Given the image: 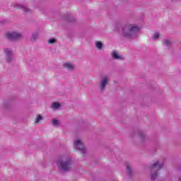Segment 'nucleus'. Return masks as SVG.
Instances as JSON below:
<instances>
[{
	"instance_id": "aec40b11",
	"label": "nucleus",
	"mask_w": 181,
	"mask_h": 181,
	"mask_svg": "<svg viewBox=\"0 0 181 181\" xmlns=\"http://www.w3.org/2000/svg\"><path fill=\"white\" fill-rule=\"evenodd\" d=\"M160 34L159 33H156L153 36V40H156L157 39L159 38Z\"/></svg>"
},
{
	"instance_id": "9b49d317",
	"label": "nucleus",
	"mask_w": 181,
	"mask_h": 181,
	"mask_svg": "<svg viewBox=\"0 0 181 181\" xmlns=\"http://www.w3.org/2000/svg\"><path fill=\"white\" fill-rule=\"evenodd\" d=\"M136 134L140 138L141 142H144V141H145V139L146 138V136H145V134H144V132L141 131H138Z\"/></svg>"
},
{
	"instance_id": "f3484780",
	"label": "nucleus",
	"mask_w": 181,
	"mask_h": 181,
	"mask_svg": "<svg viewBox=\"0 0 181 181\" xmlns=\"http://www.w3.org/2000/svg\"><path fill=\"white\" fill-rule=\"evenodd\" d=\"M42 119H43V117L40 115H38L35 121V124L40 122V121H42Z\"/></svg>"
},
{
	"instance_id": "20e7f679",
	"label": "nucleus",
	"mask_w": 181,
	"mask_h": 181,
	"mask_svg": "<svg viewBox=\"0 0 181 181\" xmlns=\"http://www.w3.org/2000/svg\"><path fill=\"white\" fill-rule=\"evenodd\" d=\"M6 37L8 40H19L20 39H22V33L15 31L8 32L6 33Z\"/></svg>"
},
{
	"instance_id": "7ed1b4c3",
	"label": "nucleus",
	"mask_w": 181,
	"mask_h": 181,
	"mask_svg": "<svg viewBox=\"0 0 181 181\" xmlns=\"http://www.w3.org/2000/svg\"><path fill=\"white\" fill-rule=\"evenodd\" d=\"M163 168V163H159V161L155 162L151 166V180L155 181L156 180V177H158V172L160 170Z\"/></svg>"
},
{
	"instance_id": "2eb2a0df",
	"label": "nucleus",
	"mask_w": 181,
	"mask_h": 181,
	"mask_svg": "<svg viewBox=\"0 0 181 181\" xmlns=\"http://www.w3.org/2000/svg\"><path fill=\"white\" fill-rule=\"evenodd\" d=\"M66 19L69 22H76V18H74V17H71V16L69 14L66 16Z\"/></svg>"
},
{
	"instance_id": "4be33fe9",
	"label": "nucleus",
	"mask_w": 181,
	"mask_h": 181,
	"mask_svg": "<svg viewBox=\"0 0 181 181\" xmlns=\"http://www.w3.org/2000/svg\"><path fill=\"white\" fill-rule=\"evenodd\" d=\"M177 180L181 181V177H177Z\"/></svg>"
},
{
	"instance_id": "4468645a",
	"label": "nucleus",
	"mask_w": 181,
	"mask_h": 181,
	"mask_svg": "<svg viewBox=\"0 0 181 181\" xmlns=\"http://www.w3.org/2000/svg\"><path fill=\"white\" fill-rule=\"evenodd\" d=\"M37 37H39V34L37 33H33L30 37V41L35 42L37 40Z\"/></svg>"
},
{
	"instance_id": "423d86ee",
	"label": "nucleus",
	"mask_w": 181,
	"mask_h": 181,
	"mask_svg": "<svg viewBox=\"0 0 181 181\" xmlns=\"http://www.w3.org/2000/svg\"><path fill=\"white\" fill-rule=\"evenodd\" d=\"M110 83V78H108V76L105 75L101 78L100 80V88L101 91H104L105 90V87H107V85H108Z\"/></svg>"
},
{
	"instance_id": "39448f33",
	"label": "nucleus",
	"mask_w": 181,
	"mask_h": 181,
	"mask_svg": "<svg viewBox=\"0 0 181 181\" xmlns=\"http://www.w3.org/2000/svg\"><path fill=\"white\" fill-rule=\"evenodd\" d=\"M74 146L75 149H77V151H79V152H81L83 155L86 153V150L81 140H75L74 141Z\"/></svg>"
},
{
	"instance_id": "a211bd4d",
	"label": "nucleus",
	"mask_w": 181,
	"mask_h": 181,
	"mask_svg": "<svg viewBox=\"0 0 181 181\" xmlns=\"http://www.w3.org/2000/svg\"><path fill=\"white\" fill-rule=\"evenodd\" d=\"M52 107L54 110H59V108H60V107H61V105H60V103H54L52 105Z\"/></svg>"
},
{
	"instance_id": "6e6552de",
	"label": "nucleus",
	"mask_w": 181,
	"mask_h": 181,
	"mask_svg": "<svg viewBox=\"0 0 181 181\" xmlns=\"http://www.w3.org/2000/svg\"><path fill=\"white\" fill-rule=\"evenodd\" d=\"M13 6V8H16V9H22L25 13H32V10L26 7V5L25 4H16Z\"/></svg>"
},
{
	"instance_id": "0eeeda50",
	"label": "nucleus",
	"mask_w": 181,
	"mask_h": 181,
	"mask_svg": "<svg viewBox=\"0 0 181 181\" xmlns=\"http://www.w3.org/2000/svg\"><path fill=\"white\" fill-rule=\"evenodd\" d=\"M4 53L6 54V61L8 63H11L12 60H13V52L12 50L9 48H5L4 49Z\"/></svg>"
},
{
	"instance_id": "9d476101",
	"label": "nucleus",
	"mask_w": 181,
	"mask_h": 181,
	"mask_svg": "<svg viewBox=\"0 0 181 181\" xmlns=\"http://www.w3.org/2000/svg\"><path fill=\"white\" fill-rule=\"evenodd\" d=\"M64 67H65V69H67V70H69L70 71L74 70V66H73L70 62L64 64Z\"/></svg>"
},
{
	"instance_id": "5701e85b",
	"label": "nucleus",
	"mask_w": 181,
	"mask_h": 181,
	"mask_svg": "<svg viewBox=\"0 0 181 181\" xmlns=\"http://www.w3.org/2000/svg\"><path fill=\"white\" fill-rule=\"evenodd\" d=\"M177 170H180V168H177Z\"/></svg>"
},
{
	"instance_id": "1a4fd4ad",
	"label": "nucleus",
	"mask_w": 181,
	"mask_h": 181,
	"mask_svg": "<svg viewBox=\"0 0 181 181\" xmlns=\"http://www.w3.org/2000/svg\"><path fill=\"white\" fill-rule=\"evenodd\" d=\"M112 57L115 59V60H124V57L121 55L118 54V52L117 51L114 50L111 53Z\"/></svg>"
},
{
	"instance_id": "dca6fc26",
	"label": "nucleus",
	"mask_w": 181,
	"mask_h": 181,
	"mask_svg": "<svg viewBox=\"0 0 181 181\" xmlns=\"http://www.w3.org/2000/svg\"><path fill=\"white\" fill-rule=\"evenodd\" d=\"M95 46L97 49H98L99 50H101V49H103V42L98 41L95 44Z\"/></svg>"
},
{
	"instance_id": "f03ea898",
	"label": "nucleus",
	"mask_w": 181,
	"mask_h": 181,
	"mask_svg": "<svg viewBox=\"0 0 181 181\" xmlns=\"http://www.w3.org/2000/svg\"><path fill=\"white\" fill-rule=\"evenodd\" d=\"M56 164L60 172H69L71 169L73 160L70 158L67 159L60 158L56 160Z\"/></svg>"
},
{
	"instance_id": "6ab92c4d",
	"label": "nucleus",
	"mask_w": 181,
	"mask_h": 181,
	"mask_svg": "<svg viewBox=\"0 0 181 181\" xmlns=\"http://www.w3.org/2000/svg\"><path fill=\"white\" fill-rule=\"evenodd\" d=\"M56 39L55 38H51L48 40L49 45H53L54 43H56Z\"/></svg>"
},
{
	"instance_id": "ddd939ff",
	"label": "nucleus",
	"mask_w": 181,
	"mask_h": 181,
	"mask_svg": "<svg viewBox=\"0 0 181 181\" xmlns=\"http://www.w3.org/2000/svg\"><path fill=\"white\" fill-rule=\"evenodd\" d=\"M127 172L128 176H131V175H132V166L131 165V164L127 165Z\"/></svg>"
},
{
	"instance_id": "f8f14e48",
	"label": "nucleus",
	"mask_w": 181,
	"mask_h": 181,
	"mask_svg": "<svg viewBox=\"0 0 181 181\" xmlns=\"http://www.w3.org/2000/svg\"><path fill=\"white\" fill-rule=\"evenodd\" d=\"M163 45H165V46H167V47H172V41L167 39L163 40Z\"/></svg>"
},
{
	"instance_id": "412c9836",
	"label": "nucleus",
	"mask_w": 181,
	"mask_h": 181,
	"mask_svg": "<svg viewBox=\"0 0 181 181\" xmlns=\"http://www.w3.org/2000/svg\"><path fill=\"white\" fill-rule=\"evenodd\" d=\"M52 124L54 126V127H57L59 125V120L56 119H54L52 120Z\"/></svg>"
},
{
	"instance_id": "f257e3e1",
	"label": "nucleus",
	"mask_w": 181,
	"mask_h": 181,
	"mask_svg": "<svg viewBox=\"0 0 181 181\" xmlns=\"http://www.w3.org/2000/svg\"><path fill=\"white\" fill-rule=\"evenodd\" d=\"M122 30V35L124 37H127V39H131L134 37V35H135L137 32L139 31V27L135 25L134 24H124V25H121V24H117L116 25V32H119Z\"/></svg>"
}]
</instances>
